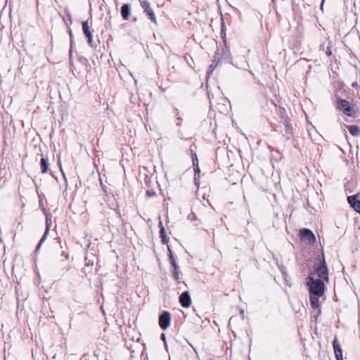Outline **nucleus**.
Segmentation results:
<instances>
[{
	"mask_svg": "<svg viewBox=\"0 0 360 360\" xmlns=\"http://www.w3.org/2000/svg\"><path fill=\"white\" fill-rule=\"evenodd\" d=\"M306 280V284L309 287L310 305L312 309H317L319 308V298L324 295L326 291L324 281L315 278L312 273L308 275Z\"/></svg>",
	"mask_w": 360,
	"mask_h": 360,
	"instance_id": "obj_1",
	"label": "nucleus"
},
{
	"mask_svg": "<svg viewBox=\"0 0 360 360\" xmlns=\"http://www.w3.org/2000/svg\"><path fill=\"white\" fill-rule=\"evenodd\" d=\"M313 275L315 274L320 278L327 283L329 281L328 269L326 262L325 255L322 251L321 257H319V263L314 264Z\"/></svg>",
	"mask_w": 360,
	"mask_h": 360,
	"instance_id": "obj_2",
	"label": "nucleus"
},
{
	"mask_svg": "<svg viewBox=\"0 0 360 360\" xmlns=\"http://www.w3.org/2000/svg\"><path fill=\"white\" fill-rule=\"evenodd\" d=\"M336 108L340 111L342 112L345 115L355 117L356 115V112L354 109V108L351 105L349 102L345 99H342L338 96H337V105Z\"/></svg>",
	"mask_w": 360,
	"mask_h": 360,
	"instance_id": "obj_3",
	"label": "nucleus"
},
{
	"mask_svg": "<svg viewBox=\"0 0 360 360\" xmlns=\"http://www.w3.org/2000/svg\"><path fill=\"white\" fill-rule=\"evenodd\" d=\"M140 4L143 10V13L148 17L150 20L155 24H157L156 16L150 6V2L147 0H143L140 1Z\"/></svg>",
	"mask_w": 360,
	"mask_h": 360,
	"instance_id": "obj_4",
	"label": "nucleus"
},
{
	"mask_svg": "<svg viewBox=\"0 0 360 360\" xmlns=\"http://www.w3.org/2000/svg\"><path fill=\"white\" fill-rule=\"evenodd\" d=\"M172 321L171 314L167 311H163L159 316L158 323L160 328L165 330L170 326Z\"/></svg>",
	"mask_w": 360,
	"mask_h": 360,
	"instance_id": "obj_5",
	"label": "nucleus"
},
{
	"mask_svg": "<svg viewBox=\"0 0 360 360\" xmlns=\"http://www.w3.org/2000/svg\"><path fill=\"white\" fill-rule=\"evenodd\" d=\"M300 235L302 240H307L310 244H313L316 242L314 233L309 229L304 228L300 229Z\"/></svg>",
	"mask_w": 360,
	"mask_h": 360,
	"instance_id": "obj_6",
	"label": "nucleus"
},
{
	"mask_svg": "<svg viewBox=\"0 0 360 360\" xmlns=\"http://www.w3.org/2000/svg\"><path fill=\"white\" fill-rule=\"evenodd\" d=\"M51 226V215L46 214V230L44 231V235L42 236L41 238L39 240V241L35 248V252H37L39 250L41 245L46 240L47 235L49 234Z\"/></svg>",
	"mask_w": 360,
	"mask_h": 360,
	"instance_id": "obj_7",
	"label": "nucleus"
},
{
	"mask_svg": "<svg viewBox=\"0 0 360 360\" xmlns=\"http://www.w3.org/2000/svg\"><path fill=\"white\" fill-rule=\"evenodd\" d=\"M82 31L84 32V34L87 38V43L90 46H93V36L92 33L90 30V27L88 23V21H83L82 22Z\"/></svg>",
	"mask_w": 360,
	"mask_h": 360,
	"instance_id": "obj_8",
	"label": "nucleus"
},
{
	"mask_svg": "<svg viewBox=\"0 0 360 360\" xmlns=\"http://www.w3.org/2000/svg\"><path fill=\"white\" fill-rule=\"evenodd\" d=\"M359 194L347 196V202L349 205L359 214H360V200Z\"/></svg>",
	"mask_w": 360,
	"mask_h": 360,
	"instance_id": "obj_9",
	"label": "nucleus"
},
{
	"mask_svg": "<svg viewBox=\"0 0 360 360\" xmlns=\"http://www.w3.org/2000/svg\"><path fill=\"white\" fill-rule=\"evenodd\" d=\"M179 302L184 308H188L191 306V299L188 291H184L180 295Z\"/></svg>",
	"mask_w": 360,
	"mask_h": 360,
	"instance_id": "obj_10",
	"label": "nucleus"
},
{
	"mask_svg": "<svg viewBox=\"0 0 360 360\" xmlns=\"http://www.w3.org/2000/svg\"><path fill=\"white\" fill-rule=\"evenodd\" d=\"M281 122L284 125L285 127L284 136L285 137L286 140L290 139L293 134V127L290 122V119H285L284 121Z\"/></svg>",
	"mask_w": 360,
	"mask_h": 360,
	"instance_id": "obj_11",
	"label": "nucleus"
},
{
	"mask_svg": "<svg viewBox=\"0 0 360 360\" xmlns=\"http://www.w3.org/2000/svg\"><path fill=\"white\" fill-rule=\"evenodd\" d=\"M223 51L221 49H217L214 56V58L212 60V63L209 67V70L207 71V74H210L213 72L215 68L219 64V61L221 60V58L220 57V53Z\"/></svg>",
	"mask_w": 360,
	"mask_h": 360,
	"instance_id": "obj_12",
	"label": "nucleus"
},
{
	"mask_svg": "<svg viewBox=\"0 0 360 360\" xmlns=\"http://www.w3.org/2000/svg\"><path fill=\"white\" fill-rule=\"evenodd\" d=\"M333 346L336 360H343L342 350L337 338L333 340Z\"/></svg>",
	"mask_w": 360,
	"mask_h": 360,
	"instance_id": "obj_13",
	"label": "nucleus"
},
{
	"mask_svg": "<svg viewBox=\"0 0 360 360\" xmlns=\"http://www.w3.org/2000/svg\"><path fill=\"white\" fill-rule=\"evenodd\" d=\"M172 266L173 267V271L172 272L173 278L179 283V274L181 273L179 266L176 263V259L172 258V260L169 261Z\"/></svg>",
	"mask_w": 360,
	"mask_h": 360,
	"instance_id": "obj_14",
	"label": "nucleus"
},
{
	"mask_svg": "<svg viewBox=\"0 0 360 360\" xmlns=\"http://www.w3.org/2000/svg\"><path fill=\"white\" fill-rule=\"evenodd\" d=\"M60 255L65 258V259H62L60 262L62 265L61 271H63V274H64L70 269V265L67 264V260L69 258V253L65 251H62Z\"/></svg>",
	"mask_w": 360,
	"mask_h": 360,
	"instance_id": "obj_15",
	"label": "nucleus"
},
{
	"mask_svg": "<svg viewBox=\"0 0 360 360\" xmlns=\"http://www.w3.org/2000/svg\"><path fill=\"white\" fill-rule=\"evenodd\" d=\"M120 13L122 18L124 20L129 19L131 13V6L129 4H124L120 9Z\"/></svg>",
	"mask_w": 360,
	"mask_h": 360,
	"instance_id": "obj_16",
	"label": "nucleus"
},
{
	"mask_svg": "<svg viewBox=\"0 0 360 360\" xmlns=\"http://www.w3.org/2000/svg\"><path fill=\"white\" fill-rule=\"evenodd\" d=\"M217 49H221L223 51L220 53V57L221 58V60H224L226 62L231 60V52L229 48L226 46H224L221 48H217Z\"/></svg>",
	"mask_w": 360,
	"mask_h": 360,
	"instance_id": "obj_17",
	"label": "nucleus"
},
{
	"mask_svg": "<svg viewBox=\"0 0 360 360\" xmlns=\"http://www.w3.org/2000/svg\"><path fill=\"white\" fill-rule=\"evenodd\" d=\"M49 164L48 158L42 156L40 160V169H41V173H43V174L46 173L47 171L49 170Z\"/></svg>",
	"mask_w": 360,
	"mask_h": 360,
	"instance_id": "obj_18",
	"label": "nucleus"
},
{
	"mask_svg": "<svg viewBox=\"0 0 360 360\" xmlns=\"http://www.w3.org/2000/svg\"><path fill=\"white\" fill-rule=\"evenodd\" d=\"M348 131L354 137H357L360 136V129L356 125H346Z\"/></svg>",
	"mask_w": 360,
	"mask_h": 360,
	"instance_id": "obj_19",
	"label": "nucleus"
},
{
	"mask_svg": "<svg viewBox=\"0 0 360 360\" xmlns=\"http://www.w3.org/2000/svg\"><path fill=\"white\" fill-rule=\"evenodd\" d=\"M160 235L162 239V243L164 245H166L169 243V238L167 236L166 231L165 227H162L160 230Z\"/></svg>",
	"mask_w": 360,
	"mask_h": 360,
	"instance_id": "obj_20",
	"label": "nucleus"
},
{
	"mask_svg": "<svg viewBox=\"0 0 360 360\" xmlns=\"http://www.w3.org/2000/svg\"><path fill=\"white\" fill-rule=\"evenodd\" d=\"M278 114L280 115L281 122L284 121L285 119L288 120L290 118L286 113L285 109L283 107H280L278 108Z\"/></svg>",
	"mask_w": 360,
	"mask_h": 360,
	"instance_id": "obj_21",
	"label": "nucleus"
},
{
	"mask_svg": "<svg viewBox=\"0 0 360 360\" xmlns=\"http://www.w3.org/2000/svg\"><path fill=\"white\" fill-rule=\"evenodd\" d=\"M193 165V167H194V172H195V174H194V180L195 181V184L198 185V179L199 178V174H200V168H199V165L198 164L197 165Z\"/></svg>",
	"mask_w": 360,
	"mask_h": 360,
	"instance_id": "obj_22",
	"label": "nucleus"
},
{
	"mask_svg": "<svg viewBox=\"0 0 360 360\" xmlns=\"http://www.w3.org/2000/svg\"><path fill=\"white\" fill-rule=\"evenodd\" d=\"M220 34H221V39L225 42L226 41V26H225L224 22L223 20H221V23Z\"/></svg>",
	"mask_w": 360,
	"mask_h": 360,
	"instance_id": "obj_23",
	"label": "nucleus"
},
{
	"mask_svg": "<svg viewBox=\"0 0 360 360\" xmlns=\"http://www.w3.org/2000/svg\"><path fill=\"white\" fill-rule=\"evenodd\" d=\"M191 153H192L193 165L198 164V156H197L196 153H193V151L192 150H191Z\"/></svg>",
	"mask_w": 360,
	"mask_h": 360,
	"instance_id": "obj_24",
	"label": "nucleus"
},
{
	"mask_svg": "<svg viewBox=\"0 0 360 360\" xmlns=\"http://www.w3.org/2000/svg\"><path fill=\"white\" fill-rule=\"evenodd\" d=\"M68 33H69V35H70V56H72V30L71 29H69L68 30Z\"/></svg>",
	"mask_w": 360,
	"mask_h": 360,
	"instance_id": "obj_25",
	"label": "nucleus"
},
{
	"mask_svg": "<svg viewBox=\"0 0 360 360\" xmlns=\"http://www.w3.org/2000/svg\"><path fill=\"white\" fill-rule=\"evenodd\" d=\"M146 195L147 197L150 198V197L155 196L156 195V193L152 189V190H147L146 192Z\"/></svg>",
	"mask_w": 360,
	"mask_h": 360,
	"instance_id": "obj_26",
	"label": "nucleus"
},
{
	"mask_svg": "<svg viewBox=\"0 0 360 360\" xmlns=\"http://www.w3.org/2000/svg\"><path fill=\"white\" fill-rule=\"evenodd\" d=\"M168 248V255H169V261L172 260V258H175L172 250L170 249V248L168 246L167 247Z\"/></svg>",
	"mask_w": 360,
	"mask_h": 360,
	"instance_id": "obj_27",
	"label": "nucleus"
},
{
	"mask_svg": "<svg viewBox=\"0 0 360 360\" xmlns=\"http://www.w3.org/2000/svg\"><path fill=\"white\" fill-rule=\"evenodd\" d=\"M188 219L189 220H191V221H193V220H195V219H196V216H195V213H194V212H191V213H190V214L188 215Z\"/></svg>",
	"mask_w": 360,
	"mask_h": 360,
	"instance_id": "obj_28",
	"label": "nucleus"
},
{
	"mask_svg": "<svg viewBox=\"0 0 360 360\" xmlns=\"http://www.w3.org/2000/svg\"><path fill=\"white\" fill-rule=\"evenodd\" d=\"M280 270H281V271L282 274H283L285 277V276H287V269H286V268H285V266H281L280 267Z\"/></svg>",
	"mask_w": 360,
	"mask_h": 360,
	"instance_id": "obj_29",
	"label": "nucleus"
},
{
	"mask_svg": "<svg viewBox=\"0 0 360 360\" xmlns=\"http://www.w3.org/2000/svg\"><path fill=\"white\" fill-rule=\"evenodd\" d=\"M160 339L164 342L165 346V347H167V344H166V336H165V333H162V334L160 335Z\"/></svg>",
	"mask_w": 360,
	"mask_h": 360,
	"instance_id": "obj_30",
	"label": "nucleus"
},
{
	"mask_svg": "<svg viewBox=\"0 0 360 360\" xmlns=\"http://www.w3.org/2000/svg\"><path fill=\"white\" fill-rule=\"evenodd\" d=\"M326 54L328 56H330L332 55V51H331V49L330 47L328 46L327 48V50L326 51Z\"/></svg>",
	"mask_w": 360,
	"mask_h": 360,
	"instance_id": "obj_31",
	"label": "nucleus"
},
{
	"mask_svg": "<svg viewBox=\"0 0 360 360\" xmlns=\"http://www.w3.org/2000/svg\"><path fill=\"white\" fill-rule=\"evenodd\" d=\"M177 120H179L176 123V125L178 126V127H180L181 125V118L180 117H178Z\"/></svg>",
	"mask_w": 360,
	"mask_h": 360,
	"instance_id": "obj_32",
	"label": "nucleus"
},
{
	"mask_svg": "<svg viewBox=\"0 0 360 360\" xmlns=\"http://www.w3.org/2000/svg\"><path fill=\"white\" fill-rule=\"evenodd\" d=\"M158 226L160 227V230L162 229V227H164L162 221H160L158 223Z\"/></svg>",
	"mask_w": 360,
	"mask_h": 360,
	"instance_id": "obj_33",
	"label": "nucleus"
},
{
	"mask_svg": "<svg viewBox=\"0 0 360 360\" xmlns=\"http://www.w3.org/2000/svg\"><path fill=\"white\" fill-rule=\"evenodd\" d=\"M324 1H325V0H322L321 4V6H320V8H321V9L322 11L323 10V4H324Z\"/></svg>",
	"mask_w": 360,
	"mask_h": 360,
	"instance_id": "obj_34",
	"label": "nucleus"
},
{
	"mask_svg": "<svg viewBox=\"0 0 360 360\" xmlns=\"http://www.w3.org/2000/svg\"><path fill=\"white\" fill-rule=\"evenodd\" d=\"M58 243H60V248H63V246L61 245V240H60V238H58Z\"/></svg>",
	"mask_w": 360,
	"mask_h": 360,
	"instance_id": "obj_35",
	"label": "nucleus"
},
{
	"mask_svg": "<svg viewBox=\"0 0 360 360\" xmlns=\"http://www.w3.org/2000/svg\"><path fill=\"white\" fill-rule=\"evenodd\" d=\"M60 171H61V172H62V174H63V175L64 178L65 179V173L63 172V169H62V168H61V167H60Z\"/></svg>",
	"mask_w": 360,
	"mask_h": 360,
	"instance_id": "obj_36",
	"label": "nucleus"
},
{
	"mask_svg": "<svg viewBox=\"0 0 360 360\" xmlns=\"http://www.w3.org/2000/svg\"><path fill=\"white\" fill-rule=\"evenodd\" d=\"M208 122H210V123L212 124V122L211 120H208V121H206V122H205V124H207Z\"/></svg>",
	"mask_w": 360,
	"mask_h": 360,
	"instance_id": "obj_37",
	"label": "nucleus"
},
{
	"mask_svg": "<svg viewBox=\"0 0 360 360\" xmlns=\"http://www.w3.org/2000/svg\"><path fill=\"white\" fill-rule=\"evenodd\" d=\"M323 46H324V44H322V45L320 46V48H321V49H323Z\"/></svg>",
	"mask_w": 360,
	"mask_h": 360,
	"instance_id": "obj_38",
	"label": "nucleus"
},
{
	"mask_svg": "<svg viewBox=\"0 0 360 360\" xmlns=\"http://www.w3.org/2000/svg\"><path fill=\"white\" fill-rule=\"evenodd\" d=\"M323 46H324V44H322V45L320 46V48H321V49H323Z\"/></svg>",
	"mask_w": 360,
	"mask_h": 360,
	"instance_id": "obj_39",
	"label": "nucleus"
},
{
	"mask_svg": "<svg viewBox=\"0 0 360 360\" xmlns=\"http://www.w3.org/2000/svg\"><path fill=\"white\" fill-rule=\"evenodd\" d=\"M134 21H136V18H134Z\"/></svg>",
	"mask_w": 360,
	"mask_h": 360,
	"instance_id": "obj_40",
	"label": "nucleus"
}]
</instances>
